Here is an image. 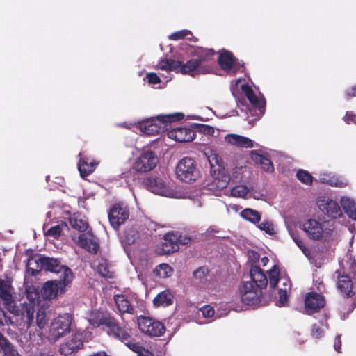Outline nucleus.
I'll list each match as a JSON object with an SVG mask.
<instances>
[{"instance_id": "nucleus-41", "label": "nucleus", "mask_w": 356, "mask_h": 356, "mask_svg": "<svg viewBox=\"0 0 356 356\" xmlns=\"http://www.w3.org/2000/svg\"><path fill=\"white\" fill-rule=\"evenodd\" d=\"M191 35L193 40L197 42V39L192 35V33L186 29L179 31L173 33L169 36V38L172 40H178L186 38L188 35Z\"/></svg>"}, {"instance_id": "nucleus-58", "label": "nucleus", "mask_w": 356, "mask_h": 356, "mask_svg": "<svg viewBox=\"0 0 356 356\" xmlns=\"http://www.w3.org/2000/svg\"><path fill=\"white\" fill-rule=\"evenodd\" d=\"M268 261L269 259L267 257H264L263 258H261V263L264 266H266Z\"/></svg>"}, {"instance_id": "nucleus-46", "label": "nucleus", "mask_w": 356, "mask_h": 356, "mask_svg": "<svg viewBox=\"0 0 356 356\" xmlns=\"http://www.w3.org/2000/svg\"><path fill=\"white\" fill-rule=\"evenodd\" d=\"M62 233V229L60 225H55L50 227L45 234L49 236H52L55 238H58Z\"/></svg>"}, {"instance_id": "nucleus-23", "label": "nucleus", "mask_w": 356, "mask_h": 356, "mask_svg": "<svg viewBox=\"0 0 356 356\" xmlns=\"http://www.w3.org/2000/svg\"><path fill=\"white\" fill-rule=\"evenodd\" d=\"M302 229L314 240H320L323 236V226L314 219L305 221L302 225Z\"/></svg>"}, {"instance_id": "nucleus-59", "label": "nucleus", "mask_w": 356, "mask_h": 356, "mask_svg": "<svg viewBox=\"0 0 356 356\" xmlns=\"http://www.w3.org/2000/svg\"><path fill=\"white\" fill-rule=\"evenodd\" d=\"M90 356H108L105 352H99Z\"/></svg>"}, {"instance_id": "nucleus-9", "label": "nucleus", "mask_w": 356, "mask_h": 356, "mask_svg": "<svg viewBox=\"0 0 356 356\" xmlns=\"http://www.w3.org/2000/svg\"><path fill=\"white\" fill-rule=\"evenodd\" d=\"M261 290L252 282H243L239 288L241 301L247 305H257L261 302Z\"/></svg>"}, {"instance_id": "nucleus-1", "label": "nucleus", "mask_w": 356, "mask_h": 356, "mask_svg": "<svg viewBox=\"0 0 356 356\" xmlns=\"http://www.w3.org/2000/svg\"><path fill=\"white\" fill-rule=\"evenodd\" d=\"M26 270L32 276H35L42 270L59 275L63 286L70 285L74 278L72 270L62 264L60 259L53 257L40 256L37 259L31 258L28 260Z\"/></svg>"}, {"instance_id": "nucleus-45", "label": "nucleus", "mask_w": 356, "mask_h": 356, "mask_svg": "<svg viewBox=\"0 0 356 356\" xmlns=\"http://www.w3.org/2000/svg\"><path fill=\"white\" fill-rule=\"evenodd\" d=\"M285 287L284 289H280L279 293V303L280 307L285 306L288 302V296H287V284H284Z\"/></svg>"}, {"instance_id": "nucleus-36", "label": "nucleus", "mask_w": 356, "mask_h": 356, "mask_svg": "<svg viewBox=\"0 0 356 356\" xmlns=\"http://www.w3.org/2000/svg\"><path fill=\"white\" fill-rule=\"evenodd\" d=\"M268 274L270 288L274 289L280 281V271L279 267L274 265L272 268L268 271Z\"/></svg>"}, {"instance_id": "nucleus-6", "label": "nucleus", "mask_w": 356, "mask_h": 356, "mask_svg": "<svg viewBox=\"0 0 356 356\" xmlns=\"http://www.w3.org/2000/svg\"><path fill=\"white\" fill-rule=\"evenodd\" d=\"M200 172L195 161L188 157L181 159L176 166L177 177L184 182L191 183L199 177Z\"/></svg>"}, {"instance_id": "nucleus-54", "label": "nucleus", "mask_w": 356, "mask_h": 356, "mask_svg": "<svg viewBox=\"0 0 356 356\" xmlns=\"http://www.w3.org/2000/svg\"><path fill=\"white\" fill-rule=\"evenodd\" d=\"M323 330L316 324L312 325V335L315 338H320L323 335Z\"/></svg>"}, {"instance_id": "nucleus-16", "label": "nucleus", "mask_w": 356, "mask_h": 356, "mask_svg": "<svg viewBox=\"0 0 356 356\" xmlns=\"http://www.w3.org/2000/svg\"><path fill=\"white\" fill-rule=\"evenodd\" d=\"M318 207L320 210L332 218L341 216L342 212L339 204L331 199L323 197L318 200Z\"/></svg>"}, {"instance_id": "nucleus-17", "label": "nucleus", "mask_w": 356, "mask_h": 356, "mask_svg": "<svg viewBox=\"0 0 356 356\" xmlns=\"http://www.w3.org/2000/svg\"><path fill=\"white\" fill-rule=\"evenodd\" d=\"M8 312L16 316H21L23 321L26 323L28 327H29L33 322L34 309L33 307L29 304H20L19 306L15 304Z\"/></svg>"}, {"instance_id": "nucleus-21", "label": "nucleus", "mask_w": 356, "mask_h": 356, "mask_svg": "<svg viewBox=\"0 0 356 356\" xmlns=\"http://www.w3.org/2000/svg\"><path fill=\"white\" fill-rule=\"evenodd\" d=\"M79 245L92 254H96L99 250L97 238L90 232L79 236Z\"/></svg>"}, {"instance_id": "nucleus-31", "label": "nucleus", "mask_w": 356, "mask_h": 356, "mask_svg": "<svg viewBox=\"0 0 356 356\" xmlns=\"http://www.w3.org/2000/svg\"><path fill=\"white\" fill-rule=\"evenodd\" d=\"M173 295L168 290H165L158 293L153 300L155 307H168L173 302Z\"/></svg>"}, {"instance_id": "nucleus-25", "label": "nucleus", "mask_w": 356, "mask_h": 356, "mask_svg": "<svg viewBox=\"0 0 356 356\" xmlns=\"http://www.w3.org/2000/svg\"><path fill=\"white\" fill-rule=\"evenodd\" d=\"M250 276L254 285L261 289L267 286L268 279L262 269L257 266H252L250 270Z\"/></svg>"}, {"instance_id": "nucleus-56", "label": "nucleus", "mask_w": 356, "mask_h": 356, "mask_svg": "<svg viewBox=\"0 0 356 356\" xmlns=\"http://www.w3.org/2000/svg\"><path fill=\"white\" fill-rule=\"evenodd\" d=\"M334 349H335L337 352H339V353H340V352H341V340H340V336H337V337H336V341H335V343H334Z\"/></svg>"}, {"instance_id": "nucleus-11", "label": "nucleus", "mask_w": 356, "mask_h": 356, "mask_svg": "<svg viewBox=\"0 0 356 356\" xmlns=\"http://www.w3.org/2000/svg\"><path fill=\"white\" fill-rule=\"evenodd\" d=\"M129 217V211L122 203H116L110 209L108 219L111 226L117 229Z\"/></svg>"}, {"instance_id": "nucleus-27", "label": "nucleus", "mask_w": 356, "mask_h": 356, "mask_svg": "<svg viewBox=\"0 0 356 356\" xmlns=\"http://www.w3.org/2000/svg\"><path fill=\"white\" fill-rule=\"evenodd\" d=\"M234 56L233 53L228 50L223 49L222 51H219L218 63L225 72H231L233 67Z\"/></svg>"}, {"instance_id": "nucleus-26", "label": "nucleus", "mask_w": 356, "mask_h": 356, "mask_svg": "<svg viewBox=\"0 0 356 356\" xmlns=\"http://www.w3.org/2000/svg\"><path fill=\"white\" fill-rule=\"evenodd\" d=\"M193 56H197V58H195L196 61L198 62V65L201 69H203L204 65H208L205 64L206 63L211 60L216 54V52L213 49H204L203 47H197L192 52Z\"/></svg>"}, {"instance_id": "nucleus-39", "label": "nucleus", "mask_w": 356, "mask_h": 356, "mask_svg": "<svg viewBox=\"0 0 356 356\" xmlns=\"http://www.w3.org/2000/svg\"><path fill=\"white\" fill-rule=\"evenodd\" d=\"M194 133L198 132L200 134H203L207 136H212L214 134V129L213 127L202 124H194Z\"/></svg>"}, {"instance_id": "nucleus-53", "label": "nucleus", "mask_w": 356, "mask_h": 356, "mask_svg": "<svg viewBox=\"0 0 356 356\" xmlns=\"http://www.w3.org/2000/svg\"><path fill=\"white\" fill-rule=\"evenodd\" d=\"M344 122L347 124L355 123L356 124V115L347 111L344 117L343 118Z\"/></svg>"}, {"instance_id": "nucleus-55", "label": "nucleus", "mask_w": 356, "mask_h": 356, "mask_svg": "<svg viewBox=\"0 0 356 356\" xmlns=\"http://www.w3.org/2000/svg\"><path fill=\"white\" fill-rule=\"evenodd\" d=\"M346 95L348 97H356V86H353L346 91Z\"/></svg>"}, {"instance_id": "nucleus-28", "label": "nucleus", "mask_w": 356, "mask_h": 356, "mask_svg": "<svg viewBox=\"0 0 356 356\" xmlns=\"http://www.w3.org/2000/svg\"><path fill=\"white\" fill-rule=\"evenodd\" d=\"M251 158L264 171L266 172H273L274 171V165L272 161L266 156L256 152H252Z\"/></svg>"}, {"instance_id": "nucleus-12", "label": "nucleus", "mask_w": 356, "mask_h": 356, "mask_svg": "<svg viewBox=\"0 0 356 356\" xmlns=\"http://www.w3.org/2000/svg\"><path fill=\"white\" fill-rule=\"evenodd\" d=\"M83 348V335L81 334H74L65 339L60 346V353L61 355L67 356Z\"/></svg>"}, {"instance_id": "nucleus-48", "label": "nucleus", "mask_w": 356, "mask_h": 356, "mask_svg": "<svg viewBox=\"0 0 356 356\" xmlns=\"http://www.w3.org/2000/svg\"><path fill=\"white\" fill-rule=\"evenodd\" d=\"M233 67L232 68L230 73L236 74L237 72L245 68L244 63L241 61H240L238 58H236L235 56L233 58Z\"/></svg>"}, {"instance_id": "nucleus-29", "label": "nucleus", "mask_w": 356, "mask_h": 356, "mask_svg": "<svg viewBox=\"0 0 356 356\" xmlns=\"http://www.w3.org/2000/svg\"><path fill=\"white\" fill-rule=\"evenodd\" d=\"M114 300L122 316L125 313L134 314L135 309L125 296L121 294L115 295Z\"/></svg>"}, {"instance_id": "nucleus-18", "label": "nucleus", "mask_w": 356, "mask_h": 356, "mask_svg": "<svg viewBox=\"0 0 356 356\" xmlns=\"http://www.w3.org/2000/svg\"><path fill=\"white\" fill-rule=\"evenodd\" d=\"M13 288L10 280L0 279V299L4 307L9 311L16 303L13 296Z\"/></svg>"}, {"instance_id": "nucleus-61", "label": "nucleus", "mask_w": 356, "mask_h": 356, "mask_svg": "<svg viewBox=\"0 0 356 356\" xmlns=\"http://www.w3.org/2000/svg\"><path fill=\"white\" fill-rule=\"evenodd\" d=\"M296 243H297V245H298L301 249H302V245H301V243H302V242H301V241H300V242L296 241Z\"/></svg>"}, {"instance_id": "nucleus-20", "label": "nucleus", "mask_w": 356, "mask_h": 356, "mask_svg": "<svg viewBox=\"0 0 356 356\" xmlns=\"http://www.w3.org/2000/svg\"><path fill=\"white\" fill-rule=\"evenodd\" d=\"M168 138L178 143H186L193 140L195 137L194 131L186 127L172 129L167 133Z\"/></svg>"}, {"instance_id": "nucleus-3", "label": "nucleus", "mask_w": 356, "mask_h": 356, "mask_svg": "<svg viewBox=\"0 0 356 356\" xmlns=\"http://www.w3.org/2000/svg\"><path fill=\"white\" fill-rule=\"evenodd\" d=\"M353 275L345 273L343 270H337L336 286L340 294L346 299L352 298L348 308H343L348 313L356 307V263H351Z\"/></svg>"}, {"instance_id": "nucleus-57", "label": "nucleus", "mask_w": 356, "mask_h": 356, "mask_svg": "<svg viewBox=\"0 0 356 356\" xmlns=\"http://www.w3.org/2000/svg\"><path fill=\"white\" fill-rule=\"evenodd\" d=\"M126 238L127 240V243L129 244H131V243H134V241H135V238H134V236H131L130 238L128 237V236H126Z\"/></svg>"}, {"instance_id": "nucleus-51", "label": "nucleus", "mask_w": 356, "mask_h": 356, "mask_svg": "<svg viewBox=\"0 0 356 356\" xmlns=\"http://www.w3.org/2000/svg\"><path fill=\"white\" fill-rule=\"evenodd\" d=\"M201 311L203 316L206 318H210L214 314L213 309L209 305H204L202 307Z\"/></svg>"}, {"instance_id": "nucleus-50", "label": "nucleus", "mask_w": 356, "mask_h": 356, "mask_svg": "<svg viewBox=\"0 0 356 356\" xmlns=\"http://www.w3.org/2000/svg\"><path fill=\"white\" fill-rule=\"evenodd\" d=\"M146 77L147 79V81L151 84H157L161 82L159 76L154 72L148 73Z\"/></svg>"}, {"instance_id": "nucleus-13", "label": "nucleus", "mask_w": 356, "mask_h": 356, "mask_svg": "<svg viewBox=\"0 0 356 356\" xmlns=\"http://www.w3.org/2000/svg\"><path fill=\"white\" fill-rule=\"evenodd\" d=\"M325 300L323 295L316 292H309L305 298V308L307 314L312 315L323 308Z\"/></svg>"}, {"instance_id": "nucleus-14", "label": "nucleus", "mask_w": 356, "mask_h": 356, "mask_svg": "<svg viewBox=\"0 0 356 356\" xmlns=\"http://www.w3.org/2000/svg\"><path fill=\"white\" fill-rule=\"evenodd\" d=\"M72 318L67 314L55 318L51 325L52 335L56 338L63 337L70 331Z\"/></svg>"}, {"instance_id": "nucleus-10", "label": "nucleus", "mask_w": 356, "mask_h": 356, "mask_svg": "<svg viewBox=\"0 0 356 356\" xmlns=\"http://www.w3.org/2000/svg\"><path fill=\"white\" fill-rule=\"evenodd\" d=\"M158 163L156 154L153 151L145 150L137 158L133 168L138 172H147L153 170Z\"/></svg>"}, {"instance_id": "nucleus-4", "label": "nucleus", "mask_w": 356, "mask_h": 356, "mask_svg": "<svg viewBox=\"0 0 356 356\" xmlns=\"http://www.w3.org/2000/svg\"><path fill=\"white\" fill-rule=\"evenodd\" d=\"M184 118L182 113L157 115L139 122L137 127L146 135L154 136L167 131L171 122L179 121Z\"/></svg>"}, {"instance_id": "nucleus-44", "label": "nucleus", "mask_w": 356, "mask_h": 356, "mask_svg": "<svg viewBox=\"0 0 356 356\" xmlns=\"http://www.w3.org/2000/svg\"><path fill=\"white\" fill-rule=\"evenodd\" d=\"M248 193V189L245 186H237L232 188L231 194L234 197H244Z\"/></svg>"}, {"instance_id": "nucleus-52", "label": "nucleus", "mask_w": 356, "mask_h": 356, "mask_svg": "<svg viewBox=\"0 0 356 356\" xmlns=\"http://www.w3.org/2000/svg\"><path fill=\"white\" fill-rule=\"evenodd\" d=\"M321 181L323 183L328 184L332 186L342 187L343 186V183L341 181H339L337 179L334 180L333 179H327L325 178H322Z\"/></svg>"}, {"instance_id": "nucleus-8", "label": "nucleus", "mask_w": 356, "mask_h": 356, "mask_svg": "<svg viewBox=\"0 0 356 356\" xmlns=\"http://www.w3.org/2000/svg\"><path fill=\"white\" fill-rule=\"evenodd\" d=\"M138 325L141 332L151 337H161L165 332V327L161 322L144 316L138 318Z\"/></svg>"}, {"instance_id": "nucleus-49", "label": "nucleus", "mask_w": 356, "mask_h": 356, "mask_svg": "<svg viewBox=\"0 0 356 356\" xmlns=\"http://www.w3.org/2000/svg\"><path fill=\"white\" fill-rule=\"evenodd\" d=\"M160 270H163L162 273H160V276L163 277H168L172 271V268L168 264H161L159 266Z\"/></svg>"}, {"instance_id": "nucleus-35", "label": "nucleus", "mask_w": 356, "mask_h": 356, "mask_svg": "<svg viewBox=\"0 0 356 356\" xmlns=\"http://www.w3.org/2000/svg\"><path fill=\"white\" fill-rule=\"evenodd\" d=\"M0 347L5 356H15V350L13 345L1 332H0Z\"/></svg>"}, {"instance_id": "nucleus-43", "label": "nucleus", "mask_w": 356, "mask_h": 356, "mask_svg": "<svg viewBox=\"0 0 356 356\" xmlns=\"http://www.w3.org/2000/svg\"><path fill=\"white\" fill-rule=\"evenodd\" d=\"M258 227L260 230L264 231L266 234L273 236L275 234V231L273 227V225L270 221H264L261 224L258 225Z\"/></svg>"}, {"instance_id": "nucleus-33", "label": "nucleus", "mask_w": 356, "mask_h": 356, "mask_svg": "<svg viewBox=\"0 0 356 356\" xmlns=\"http://www.w3.org/2000/svg\"><path fill=\"white\" fill-rule=\"evenodd\" d=\"M341 206L348 217L356 220V203L348 198L342 199Z\"/></svg>"}, {"instance_id": "nucleus-19", "label": "nucleus", "mask_w": 356, "mask_h": 356, "mask_svg": "<svg viewBox=\"0 0 356 356\" xmlns=\"http://www.w3.org/2000/svg\"><path fill=\"white\" fill-rule=\"evenodd\" d=\"M241 91L249 100L254 110L259 111V115H264L265 113L266 101L264 98H259L254 92L252 88L248 84L241 86Z\"/></svg>"}, {"instance_id": "nucleus-15", "label": "nucleus", "mask_w": 356, "mask_h": 356, "mask_svg": "<svg viewBox=\"0 0 356 356\" xmlns=\"http://www.w3.org/2000/svg\"><path fill=\"white\" fill-rule=\"evenodd\" d=\"M70 285H62L61 279L47 281L42 288L41 295L44 299H54L57 297L58 293L65 291V287Z\"/></svg>"}, {"instance_id": "nucleus-24", "label": "nucleus", "mask_w": 356, "mask_h": 356, "mask_svg": "<svg viewBox=\"0 0 356 356\" xmlns=\"http://www.w3.org/2000/svg\"><path fill=\"white\" fill-rule=\"evenodd\" d=\"M79 156L80 159L78 163V169L81 177L86 178L95 171L99 163L87 156L82 157L81 153H79Z\"/></svg>"}, {"instance_id": "nucleus-37", "label": "nucleus", "mask_w": 356, "mask_h": 356, "mask_svg": "<svg viewBox=\"0 0 356 356\" xmlns=\"http://www.w3.org/2000/svg\"><path fill=\"white\" fill-rule=\"evenodd\" d=\"M70 225L72 228L79 231L85 232L88 229V224L82 219L76 218H70L69 220Z\"/></svg>"}, {"instance_id": "nucleus-47", "label": "nucleus", "mask_w": 356, "mask_h": 356, "mask_svg": "<svg viewBox=\"0 0 356 356\" xmlns=\"http://www.w3.org/2000/svg\"><path fill=\"white\" fill-rule=\"evenodd\" d=\"M209 273V270L206 266L199 267L193 272V276L199 280L204 278Z\"/></svg>"}, {"instance_id": "nucleus-40", "label": "nucleus", "mask_w": 356, "mask_h": 356, "mask_svg": "<svg viewBox=\"0 0 356 356\" xmlns=\"http://www.w3.org/2000/svg\"><path fill=\"white\" fill-rule=\"evenodd\" d=\"M97 272L103 277L113 278V273L109 270L108 265L106 261L99 264L97 266Z\"/></svg>"}, {"instance_id": "nucleus-2", "label": "nucleus", "mask_w": 356, "mask_h": 356, "mask_svg": "<svg viewBox=\"0 0 356 356\" xmlns=\"http://www.w3.org/2000/svg\"><path fill=\"white\" fill-rule=\"evenodd\" d=\"M99 325L106 326L110 337L124 343L134 353H140L142 351L143 347L135 341L127 329L120 326L115 317L111 315L103 316L99 320Z\"/></svg>"}, {"instance_id": "nucleus-32", "label": "nucleus", "mask_w": 356, "mask_h": 356, "mask_svg": "<svg viewBox=\"0 0 356 356\" xmlns=\"http://www.w3.org/2000/svg\"><path fill=\"white\" fill-rule=\"evenodd\" d=\"M216 165H215L210 159H209L211 170L210 173L212 177L215 179L225 181L227 178L225 168L218 163L216 155H214Z\"/></svg>"}, {"instance_id": "nucleus-5", "label": "nucleus", "mask_w": 356, "mask_h": 356, "mask_svg": "<svg viewBox=\"0 0 356 356\" xmlns=\"http://www.w3.org/2000/svg\"><path fill=\"white\" fill-rule=\"evenodd\" d=\"M158 67L162 70L174 71L177 73L181 72L183 74H190L195 76L196 74L209 73L211 70L209 65H204L201 69L198 62L195 59H191L186 63L181 61L172 59H163L158 63Z\"/></svg>"}, {"instance_id": "nucleus-62", "label": "nucleus", "mask_w": 356, "mask_h": 356, "mask_svg": "<svg viewBox=\"0 0 356 356\" xmlns=\"http://www.w3.org/2000/svg\"><path fill=\"white\" fill-rule=\"evenodd\" d=\"M1 321V320L0 319V322Z\"/></svg>"}, {"instance_id": "nucleus-7", "label": "nucleus", "mask_w": 356, "mask_h": 356, "mask_svg": "<svg viewBox=\"0 0 356 356\" xmlns=\"http://www.w3.org/2000/svg\"><path fill=\"white\" fill-rule=\"evenodd\" d=\"M190 241V238H185L182 241L177 234L169 232L163 236V241L157 245L156 251L160 255L170 254L179 250V243L186 244Z\"/></svg>"}, {"instance_id": "nucleus-60", "label": "nucleus", "mask_w": 356, "mask_h": 356, "mask_svg": "<svg viewBox=\"0 0 356 356\" xmlns=\"http://www.w3.org/2000/svg\"><path fill=\"white\" fill-rule=\"evenodd\" d=\"M236 101H237V102L240 103L242 105H244L245 102V99L244 97H242V98H238V97Z\"/></svg>"}, {"instance_id": "nucleus-34", "label": "nucleus", "mask_w": 356, "mask_h": 356, "mask_svg": "<svg viewBox=\"0 0 356 356\" xmlns=\"http://www.w3.org/2000/svg\"><path fill=\"white\" fill-rule=\"evenodd\" d=\"M241 216L245 220L254 224L259 222L261 218L259 211L250 208L243 209L241 213Z\"/></svg>"}, {"instance_id": "nucleus-38", "label": "nucleus", "mask_w": 356, "mask_h": 356, "mask_svg": "<svg viewBox=\"0 0 356 356\" xmlns=\"http://www.w3.org/2000/svg\"><path fill=\"white\" fill-rule=\"evenodd\" d=\"M297 179L302 183L307 185H312L313 182V177L312 175L304 170H298L296 172Z\"/></svg>"}, {"instance_id": "nucleus-22", "label": "nucleus", "mask_w": 356, "mask_h": 356, "mask_svg": "<svg viewBox=\"0 0 356 356\" xmlns=\"http://www.w3.org/2000/svg\"><path fill=\"white\" fill-rule=\"evenodd\" d=\"M143 184L145 188L155 194L163 195L168 191L165 183L159 177H146L143 179Z\"/></svg>"}, {"instance_id": "nucleus-30", "label": "nucleus", "mask_w": 356, "mask_h": 356, "mask_svg": "<svg viewBox=\"0 0 356 356\" xmlns=\"http://www.w3.org/2000/svg\"><path fill=\"white\" fill-rule=\"evenodd\" d=\"M225 141L231 145L241 147L250 148L253 147L252 141L246 137L237 134H228L225 138Z\"/></svg>"}, {"instance_id": "nucleus-42", "label": "nucleus", "mask_w": 356, "mask_h": 356, "mask_svg": "<svg viewBox=\"0 0 356 356\" xmlns=\"http://www.w3.org/2000/svg\"><path fill=\"white\" fill-rule=\"evenodd\" d=\"M46 312L44 309L40 308L36 313V323L40 328H43L47 323Z\"/></svg>"}]
</instances>
